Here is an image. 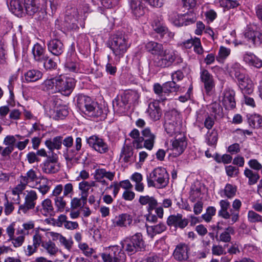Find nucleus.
Returning <instances> with one entry per match:
<instances>
[{"mask_svg":"<svg viewBox=\"0 0 262 262\" xmlns=\"http://www.w3.org/2000/svg\"><path fill=\"white\" fill-rule=\"evenodd\" d=\"M165 129L170 136L173 135L177 132V127L172 123H166L165 125Z\"/></svg>","mask_w":262,"mask_h":262,"instance_id":"obj_63","label":"nucleus"},{"mask_svg":"<svg viewBox=\"0 0 262 262\" xmlns=\"http://www.w3.org/2000/svg\"><path fill=\"white\" fill-rule=\"evenodd\" d=\"M154 30L160 35L162 38H165L164 41H167L173 38L174 34L169 32L166 27L158 19L154 20L152 24Z\"/></svg>","mask_w":262,"mask_h":262,"instance_id":"obj_19","label":"nucleus"},{"mask_svg":"<svg viewBox=\"0 0 262 262\" xmlns=\"http://www.w3.org/2000/svg\"><path fill=\"white\" fill-rule=\"evenodd\" d=\"M175 53L171 50L165 49L163 52L154 59V63L156 67L161 68L171 66L176 60Z\"/></svg>","mask_w":262,"mask_h":262,"instance_id":"obj_11","label":"nucleus"},{"mask_svg":"<svg viewBox=\"0 0 262 262\" xmlns=\"http://www.w3.org/2000/svg\"><path fill=\"white\" fill-rule=\"evenodd\" d=\"M229 55L228 49L223 46L220 47L217 56L216 57V60L221 63H223Z\"/></svg>","mask_w":262,"mask_h":262,"instance_id":"obj_51","label":"nucleus"},{"mask_svg":"<svg viewBox=\"0 0 262 262\" xmlns=\"http://www.w3.org/2000/svg\"><path fill=\"white\" fill-rule=\"evenodd\" d=\"M147 232L151 237H153L156 234H160L166 229L165 225L163 223H159L155 226H147Z\"/></svg>","mask_w":262,"mask_h":262,"instance_id":"obj_41","label":"nucleus"},{"mask_svg":"<svg viewBox=\"0 0 262 262\" xmlns=\"http://www.w3.org/2000/svg\"><path fill=\"white\" fill-rule=\"evenodd\" d=\"M24 184H29L31 182H37L38 177L36 172L33 169H30L26 174V176H21Z\"/></svg>","mask_w":262,"mask_h":262,"instance_id":"obj_46","label":"nucleus"},{"mask_svg":"<svg viewBox=\"0 0 262 262\" xmlns=\"http://www.w3.org/2000/svg\"><path fill=\"white\" fill-rule=\"evenodd\" d=\"M79 14L77 9L72 8L67 10L64 18L66 27L70 29L75 30L78 28Z\"/></svg>","mask_w":262,"mask_h":262,"instance_id":"obj_18","label":"nucleus"},{"mask_svg":"<svg viewBox=\"0 0 262 262\" xmlns=\"http://www.w3.org/2000/svg\"><path fill=\"white\" fill-rule=\"evenodd\" d=\"M245 176L248 178V184L254 185L257 182L259 176L257 172H253L251 169L246 168L244 171Z\"/></svg>","mask_w":262,"mask_h":262,"instance_id":"obj_47","label":"nucleus"},{"mask_svg":"<svg viewBox=\"0 0 262 262\" xmlns=\"http://www.w3.org/2000/svg\"><path fill=\"white\" fill-rule=\"evenodd\" d=\"M33 58L35 62L42 63L47 59L46 49L38 43H35L32 49Z\"/></svg>","mask_w":262,"mask_h":262,"instance_id":"obj_26","label":"nucleus"},{"mask_svg":"<svg viewBox=\"0 0 262 262\" xmlns=\"http://www.w3.org/2000/svg\"><path fill=\"white\" fill-rule=\"evenodd\" d=\"M40 167L45 173L51 174L57 173L60 169L57 155L55 153L49 155L48 158L40 165Z\"/></svg>","mask_w":262,"mask_h":262,"instance_id":"obj_12","label":"nucleus"},{"mask_svg":"<svg viewBox=\"0 0 262 262\" xmlns=\"http://www.w3.org/2000/svg\"><path fill=\"white\" fill-rule=\"evenodd\" d=\"M112 221L115 227L127 228L132 225L133 220L130 214L122 213L116 216Z\"/></svg>","mask_w":262,"mask_h":262,"instance_id":"obj_22","label":"nucleus"},{"mask_svg":"<svg viewBox=\"0 0 262 262\" xmlns=\"http://www.w3.org/2000/svg\"><path fill=\"white\" fill-rule=\"evenodd\" d=\"M77 105L79 110L87 116L105 117L102 107L89 96L79 95L77 98Z\"/></svg>","mask_w":262,"mask_h":262,"instance_id":"obj_3","label":"nucleus"},{"mask_svg":"<svg viewBox=\"0 0 262 262\" xmlns=\"http://www.w3.org/2000/svg\"><path fill=\"white\" fill-rule=\"evenodd\" d=\"M24 6L27 14L37 20H43L47 15L46 11L40 8L38 0H25Z\"/></svg>","mask_w":262,"mask_h":262,"instance_id":"obj_10","label":"nucleus"},{"mask_svg":"<svg viewBox=\"0 0 262 262\" xmlns=\"http://www.w3.org/2000/svg\"><path fill=\"white\" fill-rule=\"evenodd\" d=\"M204 117L205 118L204 120V126L208 129L211 130L214 124V118L208 115V113H205L204 111H200L198 113L196 116V121L199 122H202L203 121Z\"/></svg>","mask_w":262,"mask_h":262,"instance_id":"obj_31","label":"nucleus"},{"mask_svg":"<svg viewBox=\"0 0 262 262\" xmlns=\"http://www.w3.org/2000/svg\"><path fill=\"white\" fill-rule=\"evenodd\" d=\"M115 176V172L107 171L105 168L96 169L94 172V179H102L106 178L110 181H113Z\"/></svg>","mask_w":262,"mask_h":262,"instance_id":"obj_35","label":"nucleus"},{"mask_svg":"<svg viewBox=\"0 0 262 262\" xmlns=\"http://www.w3.org/2000/svg\"><path fill=\"white\" fill-rule=\"evenodd\" d=\"M65 67L69 70V71L73 72H78L79 71V66L76 62L71 61H68L65 64Z\"/></svg>","mask_w":262,"mask_h":262,"instance_id":"obj_64","label":"nucleus"},{"mask_svg":"<svg viewBox=\"0 0 262 262\" xmlns=\"http://www.w3.org/2000/svg\"><path fill=\"white\" fill-rule=\"evenodd\" d=\"M154 30L160 35L162 38H165L164 41H167L173 38L174 34L169 32L166 27L158 19L154 20L152 24Z\"/></svg>","mask_w":262,"mask_h":262,"instance_id":"obj_20","label":"nucleus"},{"mask_svg":"<svg viewBox=\"0 0 262 262\" xmlns=\"http://www.w3.org/2000/svg\"><path fill=\"white\" fill-rule=\"evenodd\" d=\"M248 219L251 223L262 222V216L253 210L248 211Z\"/></svg>","mask_w":262,"mask_h":262,"instance_id":"obj_59","label":"nucleus"},{"mask_svg":"<svg viewBox=\"0 0 262 262\" xmlns=\"http://www.w3.org/2000/svg\"><path fill=\"white\" fill-rule=\"evenodd\" d=\"M101 256L104 262H125L126 255L122 247L117 245L108 247Z\"/></svg>","mask_w":262,"mask_h":262,"instance_id":"obj_8","label":"nucleus"},{"mask_svg":"<svg viewBox=\"0 0 262 262\" xmlns=\"http://www.w3.org/2000/svg\"><path fill=\"white\" fill-rule=\"evenodd\" d=\"M34 223L33 221H29L24 223L21 227H19L16 230L17 235H22L25 237L26 235L29 234L30 231L34 228Z\"/></svg>","mask_w":262,"mask_h":262,"instance_id":"obj_40","label":"nucleus"},{"mask_svg":"<svg viewBox=\"0 0 262 262\" xmlns=\"http://www.w3.org/2000/svg\"><path fill=\"white\" fill-rule=\"evenodd\" d=\"M74 194V186L72 183H68L62 185H56L51 194L54 197L53 201L56 211L58 212H63L67 210V199L72 198Z\"/></svg>","mask_w":262,"mask_h":262,"instance_id":"obj_1","label":"nucleus"},{"mask_svg":"<svg viewBox=\"0 0 262 262\" xmlns=\"http://www.w3.org/2000/svg\"><path fill=\"white\" fill-rule=\"evenodd\" d=\"M87 202V198L81 195V198H73L71 201V208L73 209L81 207L86 204Z\"/></svg>","mask_w":262,"mask_h":262,"instance_id":"obj_49","label":"nucleus"},{"mask_svg":"<svg viewBox=\"0 0 262 262\" xmlns=\"http://www.w3.org/2000/svg\"><path fill=\"white\" fill-rule=\"evenodd\" d=\"M122 248L129 255H132L144 248V241L141 233L125 237L121 242Z\"/></svg>","mask_w":262,"mask_h":262,"instance_id":"obj_6","label":"nucleus"},{"mask_svg":"<svg viewBox=\"0 0 262 262\" xmlns=\"http://www.w3.org/2000/svg\"><path fill=\"white\" fill-rule=\"evenodd\" d=\"M200 77L204 83L206 94L210 95L215 86L212 75L207 70L203 69L200 73Z\"/></svg>","mask_w":262,"mask_h":262,"instance_id":"obj_24","label":"nucleus"},{"mask_svg":"<svg viewBox=\"0 0 262 262\" xmlns=\"http://www.w3.org/2000/svg\"><path fill=\"white\" fill-rule=\"evenodd\" d=\"M170 142L171 146L169 150L171 152L170 154L174 157L181 155L187 146L186 138L184 135L182 134L177 136L174 140H171Z\"/></svg>","mask_w":262,"mask_h":262,"instance_id":"obj_13","label":"nucleus"},{"mask_svg":"<svg viewBox=\"0 0 262 262\" xmlns=\"http://www.w3.org/2000/svg\"><path fill=\"white\" fill-rule=\"evenodd\" d=\"M25 237L22 235H19L18 236L13 238H11L10 240L12 241V243L15 248L20 247L25 242Z\"/></svg>","mask_w":262,"mask_h":262,"instance_id":"obj_62","label":"nucleus"},{"mask_svg":"<svg viewBox=\"0 0 262 262\" xmlns=\"http://www.w3.org/2000/svg\"><path fill=\"white\" fill-rule=\"evenodd\" d=\"M205 142L210 146L215 147L218 140V133L217 130L213 129L208 130L205 135Z\"/></svg>","mask_w":262,"mask_h":262,"instance_id":"obj_36","label":"nucleus"},{"mask_svg":"<svg viewBox=\"0 0 262 262\" xmlns=\"http://www.w3.org/2000/svg\"><path fill=\"white\" fill-rule=\"evenodd\" d=\"M82 140L80 137H77L75 140V147H69L66 149V151L63 156L66 160L68 161H75L79 160L77 157L78 151L80 150L82 146Z\"/></svg>","mask_w":262,"mask_h":262,"instance_id":"obj_21","label":"nucleus"},{"mask_svg":"<svg viewBox=\"0 0 262 262\" xmlns=\"http://www.w3.org/2000/svg\"><path fill=\"white\" fill-rule=\"evenodd\" d=\"M128 104L123 95L120 97L117 96L113 101V106L115 110L119 112H122L125 111V106Z\"/></svg>","mask_w":262,"mask_h":262,"instance_id":"obj_38","label":"nucleus"},{"mask_svg":"<svg viewBox=\"0 0 262 262\" xmlns=\"http://www.w3.org/2000/svg\"><path fill=\"white\" fill-rule=\"evenodd\" d=\"M69 114V111L65 105L58 107L55 111L53 118L55 120L63 119Z\"/></svg>","mask_w":262,"mask_h":262,"instance_id":"obj_48","label":"nucleus"},{"mask_svg":"<svg viewBox=\"0 0 262 262\" xmlns=\"http://www.w3.org/2000/svg\"><path fill=\"white\" fill-rule=\"evenodd\" d=\"M43 238L42 233L37 231H35L32 237V245H28L25 250L26 255L28 256L32 255L37 251L38 247L41 246L50 255H55L58 251L56 244L51 240L44 241Z\"/></svg>","mask_w":262,"mask_h":262,"instance_id":"obj_2","label":"nucleus"},{"mask_svg":"<svg viewBox=\"0 0 262 262\" xmlns=\"http://www.w3.org/2000/svg\"><path fill=\"white\" fill-rule=\"evenodd\" d=\"M189 251L190 248L188 244L180 243L176 246L172 256L177 261H186L189 258Z\"/></svg>","mask_w":262,"mask_h":262,"instance_id":"obj_17","label":"nucleus"},{"mask_svg":"<svg viewBox=\"0 0 262 262\" xmlns=\"http://www.w3.org/2000/svg\"><path fill=\"white\" fill-rule=\"evenodd\" d=\"M185 26H187L194 23L196 20L195 15L190 11L189 13L184 14Z\"/></svg>","mask_w":262,"mask_h":262,"instance_id":"obj_61","label":"nucleus"},{"mask_svg":"<svg viewBox=\"0 0 262 262\" xmlns=\"http://www.w3.org/2000/svg\"><path fill=\"white\" fill-rule=\"evenodd\" d=\"M120 159L125 163H133L135 161V157L134 156L133 148L131 146L126 145L124 146L121 149L120 153Z\"/></svg>","mask_w":262,"mask_h":262,"instance_id":"obj_30","label":"nucleus"},{"mask_svg":"<svg viewBox=\"0 0 262 262\" xmlns=\"http://www.w3.org/2000/svg\"><path fill=\"white\" fill-rule=\"evenodd\" d=\"M78 187L79 190L81 191V195L88 198L89 191L90 189L89 182L83 181L79 183Z\"/></svg>","mask_w":262,"mask_h":262,"instance_id":"obj_58","label":"nucleus"},{"mask_svg":"<svg viewBox=\"0 0 262 262\" xmlns=\"http://www.w3.org/2000/svg\"><path fill=\"white\" fill-rule=\"evenodd\" d=\"M38 184V187L37 189L42 195L47 193L51 188L50 181L47 178L43 177H42L40 179V181L37 183V185Z\"/></svg>","mask_w":262,"mask_h":262,"instance_id":"obj_42","label":"nucleus"},{"mask_svg":"<svg viewBox=\"0 0 262 262\" xmlns=\"http://www.w3.org/2000/svg\"><path fill=\"white\" fill-rule=\"evenodd\" d=\"M43 63V67L47 70H51L56 69L57 67V63L55 62L52 58H49L47 56V59L45 61L42 62Z\"/></svg>","mask_w":262,"mask_h":262,"instance_id":"obj_60","label":"nucleus"},{"mask_svg":"<svg viewBox=\"0 0 262 262\" xmlns=\"http://www.w3.org/2000/svg\"><path fill=\"white\" fill-rule=\"evenodd\" d=\"M55 81L56 91L64 96L70 95L75 86V80L72 77L60 75L56 77Z\"/></svg>","mask_w":262,"mask_h":262,"instance_id":"obj_9","label":"nucleus"},{"mask_svg":"<svg viewBox=\"0 0 262 262\" xmlns=\"http://www.w3.org/2000/svg\"><path fill=\"white\" fill-rule=\"evenodd\" d=\"M215 213V208L213 206H209L207 208L206 213L202 215V217L205 222L208 223L211 221L212 216H214Z\"/></svg>","mask_w":262,"mask_h":262,"instance_id":"obj_54","label":"nucleus"},{"mask_svg":"<svg viewBox=\"0 0 262 262\" xmlns=\"http://www.w3.org/2000/svg\"><path fill=\"white\" fill-rule=\"evenodd\" d=\"M220 210L219 211V216L222 217L225 219H229V213L227 210L229 207V203L227 200H221L220 202Z\"/></svg>","mask_w":262,"mask_h":262,"instance_id":"obj_45","label":"nucleus"},{"mask_svg":"<svg viewBox=\"0 0 262 262\" xmlns=\"http://www.w3.org/2000/svg\"><path fill=\"white\" fill-rule=\"evenodd\" d=\"M154 91L155 94L161 97V99L164 101L166 99V93H165L164 84L161 86L159 83H155L154 85Z\"/></svg>","mask_w":262,"mask_h":262,"instance_id":"obj_55","label":"nucleus"},{"mask_svg":"<svg viewBox=\"0 0 262 262\" xmlns=\"http://www.w3.org/2000/svg\"><path fill=\"white\" fill-rule=\"evenodd\" d=\"M61 136H56L52 139H50L47 140L45 141V145L47 148L50 150L51 155L53 152L54 149H60L61 148Z\"/></svg>","mask_w":262,"mask_h":262,"instance_id":"obj_34","label":"nucleus"},{"mask_svg":"<svg viewBox=\"0 0 262 262\" xmlns=\"http://www.w3.org/2000/svg\"><path fill=\"white\" fill-rule=\"evenodd\" d=\"M42 73L38 70H30L25 74V78L28 82H35L41 78Z\"/></svg>","mask_w":262,"mask_h":262,"instance_id":"obj_39","label":"nucleus"},{"mask_svg":"<svg viewBox=\"0 0 262 262\" xmlns=\"http://www.w3.org/2000/svg\"><path fill=\"white\" fill-rule=\"evenodd\" d=\"M244 60L249 64L257 68L262 67V60L253 54H246L244 56Z\"/></svg>","mask_w":262,"mask_h":262,"instance_id":"obj_44","label":"nucleus"},{"mask_svg":"<svg viewBox=\"0 0 262 262\" xmlns=\"http://www.w3.org/2000/svg\"><path fill=\"white\" fill-rule=\"evenodd\" d=\"M86 142L91 148L101 154H105L109 150L107 144L97 136L93 135L87 139Z\"/></svg>","mask_w":262,"mask_h":262,"instance_id":"obj_16","label":"nucleus"},{"mask_svg":"<svg viewBox=\"0 0 262 262\" xmlns=\"http://www.w3.org/2000/svg\"><path fill=\"white\" fill-rule=\"evenodd\" d=\"M25 0H10V9L15 15L21 16L24 12Z\"/></svg>","mask_w":262,"mask_h":262,"instance_id":"obj_33","label":"nucleus"},{"mask_svg":"<svg viewBox=\"0 0 262 262\" xmlns=\"http://www.w3.org/2000/svg\"><path fill=\"white\" fill-rule=\"evenodd\" d=\"M130 46L128 38L124 34L118 32L113 36L110 41V48L115 56L117 63L124 56Z\"/></svg>","mask_w":262,"mask_h":262,"instance_id":"obj_4","label":"nucleus"},{"mask_svg":"<svg viewBox=\"0 0 262 262\" xmlns=\"http://www.w3.org/2000/svg\"><path fill=\"white\" fill-rule=\"evenodd\" d=\"M130 9L132 13L136 18H139L145 14V9L141 0H130Z\"/></svg>","mask_w":262,"mask_h":262,"instance_id":"obj_28","label":"nucleus"},{"mask_svg":"<svg viewBox=\"0 0 262 262\" xmlns=\"http://www.w3.org/2000/svg\"><path fill=\"white\" fill-rule=\"evenodd\" d=\"M50 53L56 56H59L64 52V46L62 42L56 38L51 39L47 44Z\"/></svg>","mask_w":262,"mask_h":262,"instance_id":"obj_23","label":"nucleus"},{"mask_svg":"<svg viewBox=\"0 0 262 262\" xmlns=\"http://www.w3.org/2000/svg\"><path fill=\"white\" fill-rule=\"evenodd\" d=\"M42 207L44 212L52 214L54 213V208L51 200L46 199L42 202Z\"/></svg>","mask_w":262,"mask_h":262,"instance_id":"obj_56","label":"nucleus"},{"mask_svg":"<svg viewBox=\"0 0 262 262\" xmlns=\"http://www.w3.org/2000/svg\"><path fill=\"white\" fill-rule=\"evenodd\" d=\"M37 198V194L34 190L27 191V193L25 196L24 203L19 206L18 213L21 214L23 213L26 214L29 210L34 209L35 207Z\"/></svg>","mask_w":262,"mask_h":262,"instance_id":"obj_15","label":"nucleus"},{"mask_svg":"<svg viewBox=\"0 0 262 262\" xmlns=\"http://www.w3.org/2000/svg\"><path fill=\"white\" fill-rule=\"evenodd\" d=\"M145 48L148 52L157 56L162 53L164 51L162 44L152 41L148 42Z\"/></svg>","mask_w":262,"mask_h":262,"instance_id":"obj_32","label":"nucleus"},{"mask_svg":"<svg viewBox=\"0 0 262 262\" xmlns=\"http://www.w3.org/2000/svg\"><path fill=\"white\" fill-rule=\"evenodd\" d=\"M164 88L165 93L167 95H168L170 93L178 92L180 88V86L176 84V82L173 80L164 83Z\"/></svg>","mask_w":262,"mask_h":262,"instance_id":"obj_50","label":"nucleus"},{"mask_svg":"<svg viewBox=\"0 0 262 262\" xmlns=\"http://www.w3.org/2000/svg\"><path fill=\"white\" fill-rule=\"evenodd\" d=\"M140 262H163V258L159 254L150 253L144 256Z\"/></svg>","mask_w":262,"mask_h":262,"instance_id":"obj_53","label":"nucleus"},{"mask_svg":"<svg viewBox=\"0 0 262 262\" xmlns=\"http://www.w3.org/2000/svg\"><path fill=\"white\" fill-rule=\"evenodd\" d=\"M124 99L127 102L130 104H136L138 103L140 95L136 91H129L126 92L123 95Z\"/></svg>","mask_w":262,"mask_h":262,"instance_id":"obj_43","label":"nucleus"},{"mask_svg":"<svg viewBox=\"0 0 262 262\" xmlns=\"http://www.w3.org/2000/svg\"><path fill=\"white\" fill-rule=\"evenodd\" d=\"M56 77L50 79H47L41 84L42 88L44 91H49L50 90H56V82L55 81Z\"/></svg>","mask_w":262,"mask_h":262,"instance_id":"obj_52","label":"nucleus"},{"mask_svg":"<svg viewBox=\"0 0 262 262\" xmlns=\"http://www.w3.org/2000/svg\"><path fill=\"white\" fill-rule=\"evenodd\" d=\"M235 78L237 80L239 88L244 95L251 94L253 92L254 85L252 80L248 76L244 73V70L239 67L238 64H235L233 67Z\"/></svg>","mask_w":262,"mask_h":262,"instance_id":"obj_7","label":"nucleus"},{"mask_svg":"<svg viewBox=\"0 0 262 262\" xmlns=\"http://www.w3.org/2000/svg\"><path fill=\"white\" fill-rule=\"evenodd\" d=\"M248 122L250 126L253 128H259L262 126V117L258 114H248Z\"/></svg>","mask_w":262,"mask_h":262,"instance_id":"obj_37","label":"nucleus"},{"mask_svg":"<svg viewBox=\"0 0 262 262\" xmlns=\"http://www.w3.org/2000/svg\"><path fill=\"white\" fill-rule=\"evenodd\" d=\"M146 180L148 187L161 189L168 184L169 176L164 168L158 167L147 175Z\"/></svg>","mask_w":262,"mask_h":262,"instance_id":"obj_5","label":"nucleus"},{"mask_svg":"<svg viewBox=\"0 0 262 262\" xmlns=\"http://www.w3.org/2000/svg\"><path fill=\"white\" fill-rule=\"evenodd\" d=\"M139 202L142 205H147L148 212H152L158 205V201L155 197L148 195H141Z\"/></svg>","mask_w":262,"mask_h":262,"instance_id":"obj_29","label":"nucleus"},{"mask_svg":"<svg viewBox=\"0 0 262 262\" xmlns=\"http://www.w3.org/2000/svg\"><path fill=\"white\" fill-rule=\"evenodd\" d=\"M244 35L245 38L255 46H259L262 43V32L257 29L255 25H247Z\"/></svg>","mask_w":262,"mask_h":262,"instance_id":"obj_14","label":"nucleus"},{"mask_svg":"<svg viewBox=\"0 0 262 262\" xmlns=\"http://www.w3.org/2000/svg\"><path fill=\"white\" fill-rule=\"evenodd\" d=\"M14 203L8 200L7 198L5 199V202L4 203V213L8 216L10 215L14 210Z\"/></svg>","mask_w":262,"mask_h":262,"instance_id":"obj_57","label":"nucleus"},{"mask_svg":"<svg viewBox=\"0 0 262 262\" xmlns=\"http://www.w3.org/2000/svg\"><path fill=\"white\" fill-rule=\"evenodd\" d=\"M146 112L151 120L154 121L159 120L162 115V110L159 105V101H154L150 102Z\"/></svg>","mask_w":262,"mask_h":262,"instance_id":"obj_27","label":"nucleus"},{"mask_svg":"<svg viewBox=\"0 0 262 262\" xmlns=\"http://www.w3.org/2000/svg\"><path fill=\"white\" fill-rule=\"evenodd\" d=\"M188 220L183 219L182 214L177 213L176 215H171L167 220V224L168 226H173L176 228L184 229L188 224Z\"/></svg>","mask_w":262,"mask_h":262,"instance_id":"obj_25","label":"nucleus"}]
</instances>
